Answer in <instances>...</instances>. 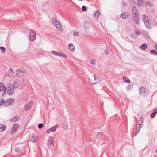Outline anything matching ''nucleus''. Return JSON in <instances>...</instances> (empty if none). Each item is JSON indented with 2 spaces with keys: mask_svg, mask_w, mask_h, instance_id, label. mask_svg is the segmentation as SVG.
Instances as JSON below:
<instances>
[{
  "mask_svg": "<svg viewBox=\"0 0 157 157\" xmlns=\"http://www.w3.org/2000/svg\"><path fill=\"white\" fill-rule=\"evenodd\" d=\"M142 20L146 27L148 29L151 28V25L149 23L148 17L146 14H144L142 16Z\"/></svg>",
  "mask_w": 157,
  "mask_h": 157,
  "instance_id": "nucleus-1",
  "label": "nucleus"
},
{
  "mask_svg": "<svg viewBox=\"0 0 157 157\" xmlns=\"http://www.w3.org/2000/svg\"><path fill=\"white\" fill-rule=\"evenodd\" d=\"M52 21L54 25L56 28L58 30H61L62 29V25L60 22L57 20L56 18L53 17Z\"/></svg>",
  "mask_w": 157,
  "mask_h": 157,
  "instance_id": "nucleus-2",
  "label": "nucleus"
},
{
  "mask_svg": "<svg viewBox=\"0 0 157 157\" xmlns=\"http://www.w3.org/2000/svg\"><path fill=\"white\" fill-rule=\"evenodd\" d=\"M140 93L142 96L146 97L149 94V92L145 88L141 87L139 90Z\"/></svg>",
  "mask_w": 157,
  "mask_h": 157,
  "instance_id": "nucleus-3",
  "label": "nucleus"
},
{
  "mask_svg": "<svg viewBox=\"0 0 157 157\" xmlns=\"http://www.w3.org/2000/svg\"><path fill=\"white\" fill-rule=\"evenodd\" d=\"M6 89V87L4 86V84L2 82L0 83V94L2 97L5 94Z\"/></svg>",
  "mask_w": 157,
  "mask_h": 157,
  "instance_id": "nucleus-4",
  "label": "nucleus"
},
{
  "mask_svg": "<svg viewBox=\"0 0 157 157\" xmlns=\"http://www.w3.org/2000/svg\"><path fill=\"white\" fill-rule=\"evenodd\" d=\"M26 72L25 69H18L16 71V75L17 77H20L25 75Z\"/></svg>",
  "mask_w": 157,
  "mask_h": 157,
  "instance_id": "nucleus-5",
  "label": "nucleus"
},
{
  "mask_svg": "<svg viewBox=\"0 0 157 157\" xmlns=\"http://www.w3.org/2000/svg\"><path fill=\"white\" fill-rule=\"evenodd\" d=\"M29 38L31 41H34L36 38V32L32 30L31 29L29 32Z\"/></svg>",
  "mask_w": 157,
  "mask_h": 157,
  "instance_id": "nucleus-6",
  "label": "nucleus"
},
{
  "mask_svg": "<svg viewBox=\"0 0 157 157\" xmlns=\"http://www.w3.org/2000/svg\"><path fill=\"white\" fill-rule=\"evenodd\" d=\"M19 126V125L17 124H15L13 125L11 132V134H13L16 132Z\"/></svg>",
  "mask_w": 157,
  "mask_h": 157,
  "instance_id": "nucleus-7",
  "label": "nucleus"
},
{
  "mask_svg": "<svg viewBox=\"0 0 157 157\" xmlns=\"http://www.w3.org/2000/svg\"><path fill=\"white\" fill-rule=\"evenodd\" d=\"M14 92V88L10 86H9L8 87L7 93L9 95H11Z\"/></svg>",
  "mask_w": 157,
  "mask_h": 157,
  "instance_id": "nucleus-8",
  "label": "nucleus"
},
{
  "mask_svg": "<svg viewBox=\"0 0 157 157\" xmlns=\"http://www.w3.org/2000/svg\"><path fill=\"white\" fill-rule=\"evenodd\" d=\"M54 138L51 136L48 137V144L49 146H52L54 144Z\"/></svg>",
  "mask_w": 157,
  "mask_h": 157,
  "instance_id": "nucleus-9",
  "label": "nucleus"
},
{
  "mask_svg": "<svg viewBox=\"0 0 157 157\" xmlns=\"http://www.w3.org/2000/svg\"><path fill=\"white\" fill-rule=\"evenodd\" d=\"M33 104V103L32 101L27 104L25 106V110L26 111L29 110L32 106Z\"/></svg>",
  "mask_w": 157,
  "mask_h": 157,
  "instance_id": "nucleus-10",
  "label": "nucleus"
},
{
  "mask_svg": "<svg viewBox=\"0 0 157 157\" xmlns=\"http://www.w3.org/2000/svg\"><path fill=\"white\" fill-rule=\"evenodd\" d=\"M15 100L14 99L10 98L6 100L5 101V106H8L13 102H14Z\"/></svg>",
  "mask_w": 157,
  "mask_h": 157,
  "instance_id": "nucleus-11",
  "label": "nucleus"
},
{
  "mask_svg": "<svg viewBox=\"0 0 157 157\" xmlns=\"http://www.w3.org/2000/svg\"><path fill=\"white\" fill-rule=\"evenodd\" d=\"M83 26L84 29L87 30L89 29L90 25L89 22L85 21L84 23Z\"/></svg>",
  "mask_w": 157,
  "mask_h": 157,
  "instance_id": "nucleus-12",
  "label": "nucleus"
},
{
  "mask_svg": "<svg viewBox=\"0 0 157 157\" xmlns=\"http://www.w3.org/2000/svg\"><path fill=\"white\" fill-rule=\"evenodd\" d=\"M139 16L133 17L132 19L134 23L137 25H138L139 23Z\"/></svg>",
  "mask_w": 157,
  "mask_h": 157,
  "instance_id": "nucleus-13",
  "label": "nucleus"
},
{
  "mask_svg": "<svg viewBox=\"0 0 157 157\" xmlns=\"http://www.w3.org/2000/svg\"><path fill=\"white\" fill-rule=\"evenodd\" d=\"M36 138V136H35V134L34 133H32L31 134V136H30L29 140L32 142H34Z\"/></svg>",
  "mask_w": 157,
  "mask_h": 157,
  "instance_id": "nucleus-14",
  "label": "nucleus"
},
{
  "mask_svg": "<svg viewBox=\"0 0 157 157\" xmlns=\"http://www.w3.org/2000/svg\"><path fill=\"white\" fill-rule=\"evenodd\" d=\"M143 122V118L141 117L140 118L138 121V124L139 125V128L141 127V128L142 127Z\"/></svg>",
  "mask_w": 157,
  "mask_h": 157,
  "instance_id": "nucleus-15",
  "label": "nucleus"
},
{
  "mask_svg": "<svg viewBox=\"0 0 157 157\" xmlns=\"http://www.w3.org/2000/svg\"><path fill=\"white\" fill-rule=\"evenodd\" d=\"M19 86V84L18 83V81L15 80L13 82V86H12L14 89H16Z\"/></svg>",
  "mask_w": 157,
  "mask_h": 157,
  "instance_id": "nucleus-16",
  "label": "nucleus"
},
{
  "mask_svg": "<svg viewBox=\"0 0 157 157\" xmlns=\"http://www.w3.org/2000/svg\"><path fill=\"white\" fill-rule=\"evenodd\" d=\"M90 78L88 79V82L91 85L93 86L98 83V82H94Z\"/></svg>",
  "mask_w": 157,
  "mask_h": 157,
  "instance_id": "nucleus-17",
  "label": "nucleus"
},
{
  "mask_svg": "<svg viewBox=\"0 0 157 157\" xmlns=\"http://www.w3.org/2000/svg\"><path fill=\"white\" fill-rule=\"evenodd\" d=\"M128 14V12H124L121 14L120 17L121 18L125 19L127 17Z\"/></svg>",
  "mask_w": 157,
  "mask_h": 157,
  "instance_id": "nucleus-18",
  "label": "nucleus"
},
{
  "mask_svg": "<svg viewBox=\"0 0 157 157\" xmlns=\"http://www.w3.org/2000/svg\"><path fill=\"white\" fill-rule=\"evenodd\" d=\"M68 48L71 51L73 52L75 50V47L74 46L73 44L72 43H70L69 44Z\"/></svg>",
  "mask_w": 157,
  "mask_h": 157,
  "instance_id": "nucleus-19",
  "label": "nucleus"
},
{
  "mask_svg": "<svg viewBox=\"0 0 157 157\" xmlns=\"http://www.w3.org/2000/svg\"><path fill=\"white\" fill-rule=\"evenodd\" d=\"M147 48V45L146 44L144 43L141 45L140 48L142 50H146Z\"/></svg>",
  "mask_w": 157,
  "mask_h": 157,
  "instance_id": "nucleus-20",
  "label": "nucleus"
},
{
  "mask_svg": "<svg viewBox=\"0 0 157 157\" xmlns=\"http://www.w3.org/2000/svg\"><path fill=\"white\" fill-rule=\"evenodd\" d=\"M157 113V109H155L153 113L151 115V118H153L155 117Z\"/></svg>",
  "mask_w": 157,
  "mask_h": 157,
  "instance_id": "nucleus-21",
  "label": "nucleus"
},
{
  "mask_svg": "<svg viewBox=\"0 0 157 157\" xmlns=\"http://www.w3.org/2000/svg\"><path fill=\"white\" fill-rule=\"evenodd\" d=\"M22 149V147L17 146L15 148V151L17 152H20Z\"/></svg>",
  "mask_w": 157,
  "mask_h": 157,
  "instance_id": "nucleus-22",
  "label": "nucleus"
},
{
  "mask_svg": "<svg viewBox=\"0 0 157 157\" xmlns=\"http://www.w3.org/2000/svg\"><path fill=\"white\" fill-rule=\"evenodd\" d=\"M58 124H56L54 126H53L52 127H51V128H50V129L51 130V132H55L57 128H58Z\"/></svg>",
  "mask_w": 157,
  "mask_h": 157,
  "instance_id": "nucleus-23",
  "label": "nucleus"
},
{
  "mask_svg": "<svg viewBox=\"0 0 157 157\" xmlns=\"http://www.w3.org/2000/svg\"><path fill=\"white\" fill-rule=\"evenodd\" d=\"M103 135L102 133L99 132L97 133L96 137L98 139H101L102 137L103 136Z\"/></svg>",
  "mask_w": 157,
  "mask_h": 157,
  "instance_id": "nucleus-24",
  "label": "nucleus"
},
{
  "mask_svg": "<svg viewBox=\"0 0 157 157\" xmlns=\"http://www.w3.org/2000/svg\"><path fill=\"white\" fill-rule=\"evenodd\" d=\"M100 15V13L98 10L95 11L94 13V16L96 18H98Z\"/></svg>",
  "mask_w": 157,
  "mask_h": 157,
  "instance_id": "nucleus-25",
  "label": "nucleus"
},
{
  "mask_svg": "<svg viewBox=\"0 0 157 157\" xmlns=\"http://www.w3.org/2000/svg\"><path fill=\"white\" fill-rule=\"evenodd\" d=\"M58 56L59 57H63L65 59H66L67 57V56L63 53L59 52Z\"/></svg>",
  "mask_w": 157,
  "mask_h": 157,
  "instance_id": "nucleus-26",
  "label": "nucleus"
},
{
  "mask_svg": "<svg viewBox=\"0 0 157 157\" xmlns=\"http://www.w3.org/2000/svg\"><path fill=\"white\" fill-rule=\"evenodd\" d=\"M5 101L3 99H0V106L3 105L5 107Z\"/></svg>",
  "mask_w": 157,
  "mask_h": 157,
  "instance_id": "nucleus-27",
  "label": "nucleus"
},
{
  "mask_svg": "<svg viewBox=\"0 0 157 157\" xmlns=\"http://www.w3.org/2000/svg\"><path fill=\"white\" fill-rule=\"evenodd\" d=\"M123 79V80L126 83H129L130 82V79L127 77H124Z\"/></svg>",
  "mask_w": 157,
  "mask_h": 157,
  "instance_id": "nucleus-28",
  "label": "nucleus"
},
{
  "mask_svg": "<svg viewBox=\"0 0 157 157\" xmlns=\"http://www.w3.org/2000/svg\"><path fill=\"white\" fill-rule=\"evenodd\" d=\"M132 13H138L136 7L135 6H133L132 7Z\"/></svg>",
  "mask_w": 157,
  "mask_h": 157,
  "instance_id": "nucleus-29",
  "label": "nucleus"
},
{
  "mask_svg": "<svg viewBox=\"0 0 157 157\" xmlns=\"http://www.w3.org/2000/svg\"><path fill=\"white\" fill-rule=\"evenodd\" d=\"M133 87V86L131 84H128L126 88V90H130L132 89Z\"/></svg>",
  "mask_w": 157,
  "mask_h": 157,
  "instance_id": "nucleus-30",
  "label": "nucleus"
},
{
  "mask_svg": "<svg viewBox=\"0 0 157 157\" xmlns=\"http://www.w3.org/2000/svg\"><path fill=\"white\" fill-rule=\"evenodd\" d=\"M1 126L0 128V129H1L2 130V131H3L6 130V126L3 124H1Z\"/></svg>",
  "mask_w": 157,
  "mask_h": 157,
  "instance_id": "nucleus-31",
  "label": "nucleus"
},
{
  "mask_svg": "<svg viewBox=\"0 0 157 157\" xmlns=\"http://www.w3.org/2000/svg\"><path fill=\"white\" fill-rule=\"evenodd\" d=\"M18 119L16 117H15L11 119L10 121L11 122H16L18 121Z\"/></svg>",
  "mask_w": 157,
  "mask_h": 157,
  "instance_id": "nucleus-32",
  "label": "nucleus"
},
{
  "mask_svg": "<svg viewBox=\"0 0 157 157\" xmlns=\"http://www.w3.org/2000/svg\"><path fill=\"white\" fill-rule=\"evenodd\" d=\"M144 5L145 6H149L150 7L151 3L149 1H147L144 2Z\"/></svg>",
  "mask_w": 157,
  "mask_h": 157,
  "instance_id": "nucleus-33",
  "label": "nucleus"
},
{
  "mask_svg": "<svg viewBox=\"0 0 157 157\" xmlns=\"http://www.w3.org/2000/svg\"><path fill=\"white\" fill-rule=\"evenodd\" d=\"M150 53L154 55H157V52L154 50H151L150 51Z\"/></svg>",
  "mask_w": 157,
  "mask_h": 157,
  "instance_id": "nucleus-34",
  "label": "nucleus"
},
{
  "mask_svg": "<svg viewBox=\"0 0 157 157\" xmlns=\"http://www.w3.org/2000/svg\"><path fill=\"white\" fill-rule=\"evenodd\" d=\"M94 77V82H98L99 80L98 77H96L95 75H94L93 76Z\"/></svg>",
  "mask_w": 157,
  "mask_h": 157,
  "instance_id": "nucleus-35",
  "label": "nucleus"
},
{
  "mask_svg": "<svg viewBox=\"0 0 157 157\" xmlns=\"http://www.w3.org/2000/svg\"><path fill=\"white\" fill-rule=\"evenodd\" d=\"M0 49L2 53H5L6 52V49L4 47H0Z\"/></svg>",
  "mask_w": 157,
  "mask_h": 157,
  "instance_id": "nucleus-36",
  "label": "nucleus"
},
{
  "mask_svg": "<svg viewBox=\"0 0 157 157\" xmlns=\"http://www.w3.org/2000/svg\"><path fill=\"white\" fill-rule=\"evenodd\" d=\"M51 52L53 54L55 55L58 56L59 52H58L57 51L52 50L51 51Z\"/></svg>",
  "mask_w": 157,
  "mask_h": 157,
  "instance_id": "nucleus-37",
  "label": "nucleus"
},
{
  "mask_svg": "<svg viewBox=\"0 0 157 157\" xmlns=\"http://www.w3.org/2000/svg\"><path fill=\"white\" fill-rule=\"evenodd\" d=\"M87 9L86 7L85 6H83L82 7V10L83 12H85L87 11Z\"/></svg>",
  "mask_w": 157,
  "mask_h": 157,
  "instance_id": "nucleus-38",
  "label": "nucleus"
},
{
  "mask_svg": "<svg viewBox=\"0 0 157 157\" xmlns=\"http://www.w3.org/2000/svg\"><path fill=\"white\" fill-rule=\"evenodd\" d=\"M110 51L109 49L107 48L105 51V53L107 55H109L110 53Z\"/></svg>",
  "mask_w": 157,
  "mask_h": 157,
  "instance_id": "nucleus-39",
  "label": "nucleus"
},
{
  "mask_svg": "<svg viewBox=\"0 0 157 157\" xmlns=\"http://www.w3.org/2000/svg\"><path fill=\"white\" fill-rule=\"evenodd\" d=\"M43 126V124L42 123L39 124L38 125V128L39 129H41L42 128Z\"/></svg>",
  "mask_w": 157,
  "mask_h": 157,
  "instance_id": "nucleus-40",
  "label": "nucleus"
},
{
  "mask_svg": "<svg viewBox=\"0 0 157 157\" xmlns=\"http://www.w3.org/2000/svg\"><path fill=\"white\" fill-rule=\"evenodd\" d=\"M132 17H136L139 16V13H132Z\"/></svg>",
  "mask_w": 157,
  "mask_h": 157,
  "instance_id": "nucleus-41",
  "label": "nucleus"
},
{
  "mask_svg": "<svg viewBox=\"0 0 157 157\" xmlns=\"http://www.w3.org/2000/svg\"><path fill=\"white\" fill-rule=\"evenodd\" d=\"M8 73L12 75L14 73V72L13 71L12 69H10L9 70H8Z\"/></svg>",
  "mask_w": 157,
  "mask_h": 157,
  "instance_id": "nucleus-42",
  "label": "nucleus"
},
{
  "mask_svg": "<svg viewBox=\"0 0 157 157\" xmlns=\"http://www.w3.org/2000/svg\"><path fill=\"white\" fill-rule=\"evenodd\" d=\"M141 128V127L139 128V129L138 130L137 129H136V132H135V136H136V135L139 132V131Z\"/></svg>",
  "mask_w": 157,
  "mask_h": 157,
  "instance_id": "nucleus-43",
  "label": "nucleus"
},
{
  "mask_svg": "<svg viewBox=\"0 0 157 157\" xmlns=\"http://www.w3.org/2000/svg\"><path fill=\"white\" fill-rule=\"evenodd\" d=\"M90 63L92 65H95V60L94 59L92 60L90 62Z\"/></svg>",
  "mask_w": 157,
  "mask_h": 157,
  "instance_id": "nucleus-44",
  "label": "nucleus"
},
{
  "mask_svg": "<svg viewBox=\"0 0 157 157\" xmlns=\"http://www.w3.org/2000/svg\"><path fill=\"white\" fill-rule=\"evenodd\" d=\"M73 35L74 36H78L79 35V33L78 32H75L73 33Z\"/></svg>",
  "mask_w": 157,
  "mask_h": 157,
  "instance_id": "nucleus-45",
  "label": "nucleus"
},
{
  "mask_svg": "<svg viewBox=\"0 0 157 157\" xmlns=\"http://www.w3.org/2000/svg\"><path fill=\"white\" fill-rule=\"evenodd\" d=\"M135 33L137 35H140V32L139 31H137V30L135 31Z\"/></svg>",
  "mask_w": 157,
  "mask_h": 157,
  "instance_id": "nucleus-46",
  "label": "nucleus"
},
{
  "mask_svg": "<svg viewBox=\"0 0 157 157\" xmlns=\"http://www.w3.org/2000/svg\"><path fill=\"white\" fill-rule=\"evenodd\" d=\"M50 132H51V130L50 128H49V129H47L46 131L45 132L47 133H49Z\"/></svg>",
  "mask_w": 157,
  "mask_h": 157,
  "instance_id": "nucleus-47",
  "label": "nucleus"
},
{
  "mask_svg": "<svg viewBox=\"0 0 157 157\" xmlns=\"http://www.w3.org/2000/svg\"><path fill=\"white\" fill-rule=\"evenodd\" d=\"M130 1L132 3L134 4L136 3V1L135 0H130Z\"/></svg>",
  "mask_w": 157,
  "mask_h": 157,
  "instance_id": "nucleus-48",
  "label": "nucleus"
},
{
  "mask_svg": "<svg viewBox=\"0 0 157 157\" xmlns=\"http://www.w3.org/2000/svg\"><path fill=\"white\" fill-rule=\"evenodd\" d=\"M144 0H138V4H139V3L140 2V1H140V2H142L143 1H144Z\"/></svg>",
  "mask_w": 157,
  "mask_h": 157,
  "instance_id": "nucleus-49",
  "label": "nucleus"
},
{
  "mask_svg": "<svg viewBox=\"0 0 157 157\" xmlns=\"http://www.w3.org/2000/svg\"><path fill=\"white\" fill-rule=\"evenodd\" d=\"M155 48L157 50V44H155L154 46Z\"/></svg>",
  "mask_w": 157,
  "mask_h": 157,
  "instance_id": "nucleus-50",
  "label": "nucleus"
},
{
  "mask_svg": "<svg viewBox=\"0 0 157 157\" xmlns=\"http://www.w3.org/2000/svg\"><path fill=\"white\" fill-rule=\"evenodd\" d=\"M122 3H123V6H124L126 5V3L125 2H123Z\"/></svg>",
  "mask_w": 157,
  "mask_h": 157,
  "instance_id": "nucleus-51",
  "label": "nucleus"
},
{
  "mask_svg": "<svg viewBox=\"0 0 157 157\" xmlns=\"http://www.w3.org/2000/svg\"><path fill=\"white\" fill-rule=\"evenodd\" d=\"M136 129H137L138 130L139 129V127H136Z\"/></svg>",
  "mask_w": 157,
  "mask_h": 157,
  "instance_id": "nucleus-52",
  "label": "nucleus"
},
{
  "mask_svg": "<svg viewBox=\"0 0 157 157\" xmlns=\"http://www.w3.org/2000/svg\"><path fill=\"white\" fill-rule=\"evenodd\" d=\"M117 114H116L115 115V116H117Z\"/></svg>",
  "mask_w": 157,
  "mask_h": 157,
  "instance_id": "nucleus-53",
  "label": "nucleus"
},
{
  "mask_svg": "<svg viewBox=\"0 0 157 157\" xmlns=\"http://www.w3.org/2000/svg\"><path fill=\"white\" fill-rule=\"evenodd\" d=\"M156 152L157 153V150H156Z\"/></svg>",
  "mask_w": 157,
  "mask_h": 157,
  "instance_id": "nucleus-54",
  "label": "nucleus"
}]
</instances>
